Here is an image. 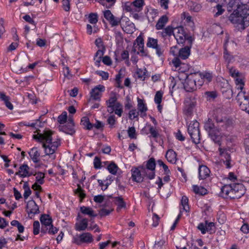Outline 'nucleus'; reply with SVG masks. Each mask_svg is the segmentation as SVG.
Here are the masks:
<instances>
[{"label":"nucleus","instance_id":"nucleus-64","mask_svg":"<svg viewBox=\"0 0 249 249\" xmlns=\"http://www.w3.org/2000/svg\"><path fill=\"white\" fill-rule=\"evenodd\" d=\"M165 241L162 240H160L155 243L154 245L155 249H161L162 246L164 244Z\"/></svg>","mask_w":249,"mask_h":249},{"label":"nucleus","instance_id":"nucleus-52","mask_svg":"<svg viewBox=\"0 0 249 249\" xmlns=\"http://www.w3.org/2000/svg\"><path fill=\"white\" fill-rule=\"evenodd\" d=\"M67 118V113L66 112L64 111L58 117V122L60 124H64L66 121Z\"/></svg>","mask_w":249,"mask_h":249},{"label":"nucleus","instance_id":"nucleus-37","mask_svg":"<svg viewBox=\"0 0 249 249\" xmlns=\"http://www.w3.org/2000/svg\"><path fill=\"white\" fill-rule=\"evenodd\" d=\"M115 204L118 206L117 211L122 209L126 207V204L123 200L121 197H116L115 198Z\"/></svg>","mask_w":249,"mask_h":249},{"label":"nucleus","instance_id":"nucleus-19","mask_svg":"<svg viewBox=\"0 0 249 249\" xmlns=\"http://www.w3.org/2000/svg\"><path fill=\"white\" fill-rule=\"evenodd\" d=\"M16 175H18L21 177L24 178L30 176L32 174L29 172V167L26 164H23L19 167L18 172L16 173Z\"/></svg>","mask_w":249,"mask_h":249},{"label":"nucleus","instance_id":"nucleus-55","mask_svg":"<svg viewBox=\"0 0 249 249\" xmlns=\"http://www.w3.org/2000/svg\"><path fill=\"white\" fill-rule=\"evenodd\" d=\"M62 7L65 11L67 12L69 11L70 9V3L69 0H63Z\"/></svg>","mask_w":249,"mask_h":249},{"label":"nucleus","instance_id":"nucleus-51","mask_svg":"<svg viewBox=\"0 0 249 249\" xmlns=\"http://www.w3.org/2000/svg\"><path fill=\"white\" fill-rule=\"evenodd\" d=\"M201 77L203 79L204 82L207 83L210 82L212 78V76L211 73L208 72H204L201 73Z\"/></svg>","mask_w":249,"mask_h":249},{"label":"nucleus","instance_id":"nucleus-25","mask_svg":"<svg viewBox=\"0 0 249 249\" xmlns=\"http://www.w3.org/2000/svg\"><path fill=\"white\" fill-rule=\"evenodd\" d=\"M238 6V0H229L227 6V10L229 12H231L233 9L234 10H237V9L239 8Z\"/></svg>","mask_w":249,"mask_h":249},{"label":"nucleus","instance_id":"nucleus-63","mask_svg":"<svg viewBox=\"0 0 249 249\" xmlns=\"http://www.w3.org/2000/svg\"><path fill=\"white\" fill-rule=\"evenodd\" d=\"M128 134L130 138H136L135 129L134 127L129 128L128 130Z\"/></svg>","mask_w":249,"mask_h":249},{"label":"nucleus","instance_id":"nucleus-56","mask_svg":"<svg viewBox=\"0 0 249 249\" xmlns=\"http://www.w3.org/2000/svg\"><path fill=\"white\" fill-rule=\"evenodd\" d=\"M159 216L157 214L154 213L152 217V226L154 227H157L159 224Z\"/></svg>","mask_w":249,"mask_h":249},{"label":"nucleus","instance_id":"nucleus-32","mask_svg":"<svg viewBox=\"0 0 249 249\" xmlns=\"http://www.w3.org/2000/svg\"><path fill=\"white\" fill-rule=\"evenodd\" d=\"M193 76L195 79L196 83L197 84V87L199 88L204 82V81L201 77L200 73H193Z\"/></svg>","mask_w":249,"mask_h":249},{"label":"nucleus","instance_id":"nucleus-39","mask_svg":"<svg viewBox=\"0 0 249 249\" xmlns=\"http://www.w3.org/2000/svg\"><path fill=\"white\" fill-rule=\"evenodd\" d=\"M138 109L141 113L145 112L147 110V108L143 101L139 98H138Z\"/></svg>","mask_w":249,"mask_h":249},{"label":"nucleus","instance_id":"nucleus-38","mask_svg":"<svg viewBox=\"0 0 249 249\" xmlns=\"http://www.w3.org/2000/svg\"><path fill=\"white\" fill-rule=\"evenodd\" d=\"M174 33V29L171 26H168L160 33L161 36L163 37L166 36H171Z\"/></svg>","mask_w":249,"mask_h":249},{"label":"nucleus","instance_id":"nucleus-27","mask_svg":"<svg viewBox=\"0 0 249 249\" xmlns=\"http://www.w3.org/2000/svg\"><path fill=\"white\" fill-rule=\"evenodd\" d=\"M168 20V17L166 16H162L158 21L156 27L157 30H160L163 28L165 24Z\"/></svg>","mask_w":249,"mask_h":249},{"label":"nucleus","instance_id":"nucleus-61","mask_svg":"<svg viewBox=\"0 0 249 249\" xmlns=\"http://www.w3.org/2000/svg\"><path fill=\"white\" fill-rule=\"evenodd\" d=\"M95 45L99 49H105L103 42L101 38H98L95 40Z\"/></svg>","mask_w":249,"mask_h":249},{"label":"nucleus","instance_id":"nucleus-43","mask_svg":"<svg viewBox=\"0 0 249 249\" xmlns=\"http://www.w3.org/2000/svg\"><path fill=\"white\" fill-rule=\"evenodd\" d=\"M89 21L90 23L96 24L98 21V16L96 13H90L89 15Z\"/></svg>","mask_w":249,"mask_h":249},{"label":"nucleus","instance_id":"nucleus-28","mask_svg":"<svg viewBox=\"0 0 249 249\" xmlns=\"http://www.w3.org/2000/svg\"><path fill=\"white\" fill-rule=\"evenodd\" d=\"M180 213H182V210L186 212L189 211V206L188 204V199L186 196H183L181 200Z\"/></svg>","mask_w":249,"mask_h":249},{"label":"nucleus","instance_id":"nucleus-26","mask_svg":"<svg viewBox=\"0 0 249 249\" xmlns=\"http://www.w3.org/2000/svg\"><path fill=\"white\" fill-rule=\"evenodd\" d=\"M190 54V48L188 47H185L181 49L178 53L179 57L182 59H185L189 56Z\"/></svg>","mask_w":249,"mask_h":249},{"label":"nucleus","instance_id":"nucleus-31","mask_svg":"<svg viewBox=\"0 0 249 249\" xmlns=\"http://www.w3.org/2000/svg\"><path fill=\"white\" fill-rule=\"evenodd\" d=\"M219 150L220 152V154L221 156H224L226 159V160L224 161V164L226 166L227 168H230V156L227 153L225 152V149H222L221 148H219Z\"/></svg>","mask_w":249,"mask_h":249},{"label":"nucleus","instance_id":"nucleus-12","mask_svg":"<svg viewBox=\"0 0 249 249\" xmlns=\"http://www.w3.org/2000/svg\"><path fill=\"white\" fill-rule=\"evenodd\" d=\"M139 167H133L131 169L132 178L133 180L137 182H141L142 181L143 177L146 176L145 174L142 173V168Z\"/></svg>","mask_w":249,"mask_h":249},{"label":"nucleus","instance_id":"nucleus-15","mask_svg":"<svg viewBox=\"0 0 249 249\" xmlns=\"http://www.w3.org/2000/svg\"><path fill=\"white\" fill-rule=\"evenodd\" d=\"M232 184L225 185L221 189V196L224 198L232 199Z\"/></svg>","mask_w":249,"mask_h":249},{"label":"nucleus","instance_id":"nucleus-41","mask_svg":"<svg viewBox=\"0 0 249 249\" xmlns=\"http://www.w3.org/2000/svg\"><path fill=\"white\" fill-rule=\"evenodd\" d=\"M158 45V40L152 37H148L146 45L149 48L153 49Z\"/></svg>","mask_w":249,"mask_h":249},{"label":"nucleus","instance_id":"nucleus-13","mask_svg":"<svg viewBox=\"0 0 249 249\" xmlns=\"http://www.w3.org/2000/svg\"><path fill=\"white\" fill-rule=\"evenodd\" d=\"M105 90V87L102 85H99L92 89L90 92L91 98L94 100H100L101 93Z\"/></svg>","mask_w":249,"mask_h":249},{"label":"nucleus","instance_id":"nucleus-11","mask_svg":"<svg viewBox=\"0 0 249 249\" xmlns=\"http://www.w3.org/2000/svg\"><path fill=\"white\" fill-rule=\"evenodd\" d=\"M173 35L178 43H183L186 38V35L182 27H178L174 29Z\"/></svg>","mask_w":249,"mask_h":249},{"label":"nucleus","instance_id":"nucleus-1","mask_svg":"<svg viewBox=\"0 0 249 249\" xmlns=\"http://www.w3.org/2000/svg\"><path fill=\"white\" fill-rule=\"evenodd\" d=\"M52 134L51 131L45 130L42 133L38 132L37 134L33 136L34 139L42 143V147L44 148L45 153L47 155L53 154L60 145L59 141H52Z\"/></svg>","mask_w":249,"mask_h":249},{"label":"nucleus","instance_id":"nucleus-60","mask_svg":"<svg viewBox=\"0 0 249 249\" xmlns=\"http://www.w3.org/2000/svg\"><path fill=\"white\" fill-rule=\"evenodd\" d=\"M109 22L112 26H115L119 25L120 22V20L119 18H115L114 16H113V17L111 18Z\"/></svg>","mask_w":249,"mask_h":249},{"label":"nucleus","instance_id":"nucleus-57","mask_svg":"<svg viewBox=\"0 0 249 249\" xmlns=\"http://www.w3.org/2000/svg\"><path fill=\"white\" fill-rule=\"evenodd\" d=\"M156 51V54L158 55V56H160L162 55L164 50L161 47L160 45H157L155 47L153 48Z\"/></svg>","mask_w":249,"mask_h":249},{"label":"nucleus","instance_id":"nucleus-46","mask_svg":"<svg viewBox=\"0 0 249 249\" xmlns=\"http://www.w3.org/2000/svg\"><path fill=\"white\" fill-rule=\"evenodd\" d=\"M136 41L137 42L136 46H139V48H142L141 52L143 53L144 40L142 37L141 36H139L137 38Z\"/></svg>","mask_w":249,"mask_h":249},{"label":"nucleus","instance_id":"nucleus-30","mask_svg":"<svg viewBox=\"0 0 249 249\" xmlns=\"http://www.w3.org/2000/svg\"><path fill=\"white\" fill-rule=\"evenodd\" d=\"M188 5L190 10L193 12H198L201 9V6L200 4L192 1L188 2Z\"/></svg>","mask_w":249,"mask_h":249},{"label":"nucleus","instance_id":"nucleus-3","mask_svg":"<svg viewBox=\"0 0 249 249\" xmlns=\"http://www.w3.org/2000/svg\"><path fill=\"white\" fill-rule=\"evenodd\" d=\"M199 126V123L195 120L191 122L188 127V133L191 137L193 142L195 143L199 142L200 131Z\"/></svg>","mask_w":249,"mask_h":249},{"label":"nucleus","instance_id":"nucleus-58","mask_svg":"<svg viewBox=\"0 0 249 249\" xmlns=\"http://www.w3.org/2000/svg\"><path fill=\"white\" fill-rule=\"evenodd\" d=\"M34 233L35 235L37 234L39 231L40 224L38 221H36L34 222Z\"/></svg>","mask_w":249,"mask_h":249},{"label":"nucleus","instance_id":"nucleus-18","mask_svg":"<svg viewBox=\"0 0 249 249\" xmlns=\"http://www.w3.org/2000/svg\"><path fill=\"white\" fill-rule=\"evenodd\" d=\"M199 178L200 179H204L208 177L210 175V170L205 165L199 166Z\"/></svg>","mask_w":249,"mask_h":249},{"label":"nucleus","instance_id":"nucleus-7","mask_svg":"<svg viewBox=\"0 0 249 249\" xmlns=\"http://www.w3.org/2000/svg\"><path fill=\"white\" fill-rule=\"evenodd\" d=\"M117 104H120L117 101V94L114 92H111L109 99L106 101L107 112L110 113H113L114 110L113 107H116Z\"/></svg>","mask_w":249,"mask_h":249},{"label":"nucleus","instance_id":"nucleus-59","mask_svg":"<svg viewBox=\"0 0 249 249\" xmlns=\"http://www.w3.org/2000/svg\"><path fill=\"white\" fill-rule=\"evenodd\" d=\"M138 115L139 112L137 111L136 109L131 110L129 112V118L131 120L138 117Z\"/></svg>","mask_w":249,"mask_h":249},{"label":"nucleus","instance_id":"nucleus-54","mask_svg":"<svg viewBox=\"0 0 249 249\" xmlns=\"http://www.w3.org/2000/svg\"><path fill=\"white\" fill-rule=\"evenodd\" d=\"M98 1L103 5H105V2H107L108 5H106V6L107 8H110L115 3L116 0H98Z\"/></svg>","mask_w":249,"mask_h":249},{"label":"nucleus","instance_id":"nucleus-50","mask_svg":"<svg viewBox=\"0 0 249 249\" xmlns=\"http://www.w3.org/2000/svg\"><path fill=\"white\" fill-rule=\"evenodd\" d=\"M44 174L41 172H39L36 174V180L39 184H42L44 182Z\"/></svg>","mask_w":249,"mask_h":249},{"label":"nucleus","instance_id":"nucleus-40","mask_svg":"<svg viewBox=\"0 0 249 249\" xmlns=\"http://www.w3.org/2000/svg\"><path fill=\"white\" fill-rule=\"evenodd\" d=\"M74 192L80 198V201H82L86 196V194L84 193V190L79 184H77V189L75 190Z\"/></svg>","mask_w":249,"mask_h":249},{"label":"nucleus","instance_id":"nucleus-23","mask_svg":"<svg viewBox=\"0 0 249 249\" xmlns=\"http://www.w3.org/2000/svg\"><path fill=\"white\" fill-rule=\"evenodd\" d=\"M0 100L4 102V104L10 110L13 109V106L9 101L10 97L6 96V94L2 92H0Z\"/></svg>","mask_w":249,"mask_h":249},{"label":"nucleus","instance_id":"nucleus-48","mask_svg":"<svg viewBox=\"0 0 249 249\" xmlns=\"http://www.w3.org/2000/svg\"><path fill=\"white\" fill-rule=\"evenodd\" d=\"M162 94L163 93L161 91H158L156 92L154 98V100L156 103L159 105L160 104L162 100Z\"/></svg>","mask_w":249,"mask_h":249},{"label":"nucleus","instance_id":"nucleus-42","mask_svg":"<svg viewBox=\"0 0 249 249\" xmlns=\"http://www.w3.org/2000/svg\"><path fill=\"white\" fill-rule=\"evenodd\" d=\"M109 172L113 175H115L118 171V167L114 162L111 163L107 166Z\"/></svg>","mask_w":249,"mask_h":249},{"label":"nucleus","instance_id":"nucleus-20","mask_svg":"<svg viewBox=\"0 0 249 249\" xmlns=\"http://www.w3.org/2000/svg\"><path fill=\"white\" fill-rule=\"evenodd\" d=\"M88 222L87 218H83L75 224V229L77 231L85 230L88 227Z\"/></svg>","mask_w":249,"mask_h":249},{"label":"nucleus","instance_id":"nucleus-24","mask_svg":"<svg viewBox=\"0 0 249 249\" xmlns=\"http://www.w3.org/2000/svg\"><path fill=\"white\" fill-rule=\"evenodd\" d=\"M81 240L82 243H91L93 241V237L89 232H84L80 234Z\"/></svg>","mask_w":249,"mask_h":249},{"label":"nucleus","instance_id":"nucleus-44","mask_svg":"<svg viewBox=\"0 0 249 249\" xmlns=\"http://www.w3.org/2000/svg\"><path fill=\"white\" fill-rule=\"evenodd\" d=\"M98 31V28L95 24L93 26L90 24L87 25V32L89 35H91L92 33H97Z\"/></svg>","mask_w":249,"mask_h":249},{"label":"nucleus","instance_id":"nucleus-21","mask_svg":"<svg viewBox=\"0 0 249 249\" xmlns=\"http://www.w3.org/2000/svg\"><path fill=\"white\" fill-rule=\"evenodd\" d=\"M41 224H42V230H44V228L49 227L52 225V220L50 216L47 214H43L40 218Z\"/></svg>","mask_w":249,"mask_h":249},{"label":"nucleus","instance_id":"nucleus-14","mask_svg":"<svg viewBox=\"0 0 249 249\" xmlns=\"http://www.w3.org/2000/svg\"><path fill=\"white\" fill-rule=\"evenodd\" d=\"M229 20L232 23L243 24H244V17L239 14L237 10H234L233 12L229 16Z\"/></svg>","mask_w":249,"mask_h":249},{"label":"nucleus","instance_id":"nucleus-29","mask_svg":"<svg viewBox=\"0 0 249 249\" xmlns=\"http://www.w3.org/2000/svg\"><path fill=\"white\" fill-rule=\"evenodd\" d=\"M80 210L82 213L88 215L90 217H95L97 215L94 213L93 210L89 207L83 206L80 208Z\"/></svg>","mask_w":249,"mask_h":249},{"label":"nucleus","instance_id":"nucleus-5","mask_svg":"<svg viewBox=\"0 0 249 249\" xmlns=\"http://www.w3.org/2000/svg\"><path fill=\"white\" fill-rule=\"evenodd\" d=\"M226 37V40L224 45V58L225 61L229 63L234 60V57L231 54L230 51L235 48L236 44L233 41H229V36H227Z\"/></svg>","mask_w":249,"mask_h":249},{"label":"nucleus","instance_id":"nucleus-6","mask_svg":"<svg viewBox=\"0 0 249 249\" xmlns=\"http://www.w3.org/2000/svg\"><path fill=\"white\" fill-rule=\"evenodd\" d=\"M236 100L241 109L246 110L249 105V96L246 94V92L239 91L236 96Z\"/></svg>","mask_w":249,"mask_h":249},{"label":"nucleus","instance_id":"nucleus-17","mask_svg":"<svg viewBox=\"0 0 249 249\" xmlns=\"http://www.w3.org/2000/svg\"><path fill=\"white\" fill-rule=\"evenodd\" d=\"M59 129L60 131L64 132L67 134L71 135L75 132L74 130V123L71 121L69 123V124H67L65 125H60L59 126Z\"/></svg>","mask_w":249,"mask_h":249},{"label":"nucleus","instance_id":"nucleus-2","mask_svg":"<svg viewBox=\"0 0 249 249\" xmlns=\"http://www.w3.org/2000/svg\"><path fill=\"white\" fill-rule=\"evenodd\" d=\"M205 129L209 133V135L215 143L220 145L221 136L219 131L217 129L213 123L212 120L208 119L204 125Z\"/></svg>","mask_w":249,"mask_h":249},{"label":"nucleus","instance_id":"nucleus-49","mask_svg":"<svg viewBox=\"0 0 249 249\" xmlns=\"http://www.w3.org/2000/svg\"><path fill=\"white\" fill-rule=\"evenodd\" d=\"M235 83L236 85V88L238 90H240V91H243L244 89V83L241 78H236L235 79Z\"/></svg>","mask_w":249,"mask_h":249},{"label":"nucleus","instance_id":"nucleus-4","mask_svg":"<svg viewBox=\"0 0 249 249\" xmlns=\"http://www.w3.org/2000/svg\"><path fill=\"white\" fill-rule=\"evenodd\" d=\"M155 160L154 158H150L146 162L145 166H141L142 173L145 175L149 179L154 178L155 176Z\"/></svg>","mask_w":249,"mask_h":249},{"label":"nucleus","instance_id":"nucleus-16","mask_svg":"<svg viewBox=\"0 0 249 249\" xmlns=\"http://www.w3.org/2000/svg\"><path fill=\"white\" fill-rule=\"evenodd\" d=\"M27 212L29 214L35 215L39 213V207L33 200L28 202L26 206Z\"/></svg>","mask_w":249,"mask_h":249},{"label":"nucleus","instance_id":"nucleus-8","mask_svg":"<svg viewBox=\"0 0 249 249\" xmlns=\"http://www.w3.org/2000/svg\"><path fill=\"white\" fill-rule=\"evenodd\" d=\"M195 79L193 73L187 76L184 84V87L186 91L191 92L197 89V84L196 83Z\"/></svg>","mask_w":249,"mask_h":249},{"label":"nucleus","instance_id":"nucleus-36","mask_svg":"<svg viewBox=\"0 0 249 249\" xmlns=\"http://www.w3.org/2000/svg\"><path fill=\"white\" fill-rule=\"evenodd\" d=\"M132 3L135 11L139 12L141 10L144 4V1L143 0H135Z\"/></svg>","mask_w":249,"mask_h":249},{"label":"nucleus","instance_id":"nucleus-45","mask_svg":"<svg viewBox=\"0 0 249 249\" xmlns=\"http://www.w3.org/2000/svg\"><path fill=\"white\" fill-rule=\"evenodd\" d=\"M115 113L118 115L119 117L122 116L123 112V106L121 104H117L116 107H113Z\"/></svg>","mask_w":249,"mask_h":249},{"label":"nucleus","instance_id":"nucleus-34","mask_svg":"<svg viewBox=\"0 0 249 249\" xmlns=\"http://www.w3.org/2000/svg\"><path fill=\"white\" fill-rule=\"evenodd\" d=\"M193 191L196 194L200 195H204L207 194V190L203 187L193 185Z\"/></svg>","mask_w":249,"mask_h":249},{"label":"nucleus","instance_id":"nucleus-22","mask_svg":"<svg viewBox=\"0 0 249 249\" xmlns=\"http://www.w3.org/2000/svg\"><path fill=\"white\" fill-rule=\"evenodd\" d=\"M30 158L34 162L37 163L39 161L40 153L36 147L32 148L29 152Z\"/></svg>","mask_w":249,"mask_h":249},{"label":"nucleus","instance_id":"nucleus-9","mask_svg":"<svg viewBox=\"0 0 249 249\" xmlns=\"http://www.w3.org/2000/svg\"><path fill=\"white\" fill-rule=\"evenodd\" d=\"M233 191L232 199H238L240 198L245 193V188L242 184L233 183L232 184Z\"/></svg>","mask_w":249,"mask_h":249},{"label":"nucleus","instance_id":"nucleus-62","mask_svg":"<svg viewBox=\"0 0 249 249\" xmlns=\"http://www.w3.org/2000/svg\"><path fill=\"white\" fill-rule=\"evenodd\" d=\"M105 50V49H99L96 53L94 56V58L95 59H96L97 58L102 59L104 54Z\"/></svg>","mask_w":249,"mask_h":249},{"label":"nucleus","instance_id":"nucleus-33","mask_svg":"<svg viewBox=\"0 0 249 249\" xmlns=\"http://www.w3.org/2000/svg\"><path fill=\"white\" fill-rule=\"evenodd\" d=\"M167 160L170 162L175 163L176 161V154L173 150H168L166 154Z\"/></svg>","mask_w":249,"mask_h":249},{"label":"nucleus","instance_id":"nucleus-47","mask_svg":"<svg viewBox=\"0 0 249 249\" xmlns=\"http://www.w3.org/2000/svg\"><path fill=\"white\" fill-rule=\"evenodd\" d=\"M229 73L230 75L232 77L235 78V79L236 78H239V77L240 76V73L236 69L233 68H231L229 69Z\"/></svg>","mask_w":249,"mask_h":249},{"label":"nucleus","instance_id":"nucleus-10","mask_svg":"<svg viewBox=\"0 0 249 249\" xmlns=\"http://www.w3.org/2000/svg\"><path fill=\"white\" fill-rule=\"evenodd\" d=\"M196 100L194 97H187L184 100V112L186 114L190 115L196 106Z\"/></svg>","mask_w":249,"mask_h":249},{"label":"nucleus","instance_id":"nucleus-35","mask_svg":"<svg viewBox=\"0 0 249 249\" xmlns=\"http://www.w3.org/2000/svg\"><path fill=\"white\" fill-rule=\"evenodd\" d=\"M81 124L84 126L88 130L91 129L93 125L89 122V118L86 116L83 117L81 121Z\"/></svg>","mask_w":249,"mask_h":249},{"label":"nucleus","instance_id":"nucleus-53","mask_svg":"<svg viewBox=\"0 0 249 249\" xmlns=\"http://www.w3.org/2000/svg\"><path fill=\"white\" fill-rule=\"evenodd\" d=\"M23 188L25 190L23 196L25 199H27L29 197V196L31 194L32 192L30 188L28 186L27 183H25L24 184Z\"/></svg>","mask_w":249,"mask_h":249}]
</instances>
